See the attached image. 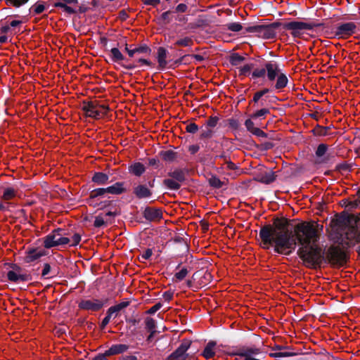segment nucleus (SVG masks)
Listing matches in <instances>:
<instances>
[{"instance_id": "f257e3e1", "label": "nucleus", "mask_w": 360, "mask_h": 360, "mask_svg": "<svg viewBox=\"0 0 360 360\" xmlns=\"http://www.w3.org/2000/svg\"><path fill=\"white\" fill-rule=\"evenodd\" d=\"M323 226L315 221L299 223L294 227V234L288 229L285 219H277L272 225H265L259 231L262 246L264 249L274 247V251L288 255L295 249L296 240L301 247L297 251L299 257L307 267L320 266L323 259L321 248L316 244Z\"/></svg>"}, {"instance_id": "f03ea898", "label": "nucleus", "mask_w": 360, "mask_h": 360, "mask_svg": "<svg viewBox=\"0 0 360 360\" xmlns=\"http://www.w3.org/2000/svg\"><path fill=\"white\" fill-rule=\"evenodd\" d=\"M82 108L86 116L97 120L103 117L109 110L107 105H101L97 101L84 102Z\"/></svg>"}, {"instance_id": "7ed1b4c3", "label": "nucleus", "mask_w": 360, "mask_h": 360, "mask_svg": "<svg viewBox=\"0 0 360 360\" xmlns=\"http://www.w3.org/2000/svg\"><path fill=\"white\" fill-rule=\"evenodd\" d=\"M353 221L354 225L351 224L348 226L344 231L345 237L347 240L345 243L348 245L360 242V217L356 219L353 216L349 217L348 222L352 224Z\"/></svg>"}, {"instance_id": "20e7f679", "label": "nucleus", "mask_w": 360, "mask_h": 360, "mask_svg": "<svg viewBox=\"0 0 360 360\" xmlns=\"http://www.w3.org/2000/svg\"><path fill=\"white\" fill-rule=\"evenodd\" d=\"M69 243L70 238L64 236V231L61 229H57L44 238V245L45 248H51L60 245H66Z\"/></svg>"}, {"instance_id": "39448f33", "label": "nucleus", "mask_w": 360, "mask_h": 360, "mask_svg": "<svg viewBox=\"0 0 360 360\" xmlns=\"http://www.w3.org/2000/svg\"><path fill=\"white\" fill-rule=\"evenodd\" d=\"M326 259L333 265L342 266L346 262V255L339 247L332 246L326 252Z\"/></svg>"}, {"instance_id": "423d86ee", "label": "nucleus", "mask_w": 360, "mask_h": 360, "mask_svg": "<svg viewBox=\"0 0 360 360\" xmlns=\"http://www.w3.org/2000/svg\"><path fill=\"white\" fill-rule=\"evenodd\" d=\"M285 27L288 30H290V34L294 37L303 38L305 32L313 30L314 26L304 22L293 21L287 23Z\"/></svg>"}, {"instance_id": "0eeeda50", "label": "nucleus", "mask_w": 360, "mask_h": 360, "mask_svg": "<svg viewBox=\"0 0 360 360\" xmlns=\"http://www.w3.org/2000/svg\"><path fill=\"white\" fill-rule=\"evenodd\" d=\"M356 28L354 22L342 23L336 27L335 35L338 38L346 39L355 32Z\"/></svg>"}, {"instance_id": "6e6552de", "label": "nucleus", "mask_w": 360, "mask_h": 360, "mask_svg": "<svg viewBox=\"0 0 360 360\" xmlns=\"http://www.w3.org/2000/svg\"><path fill=\"white\" fill-rule=\"evenodd\" d=\"M261 349L256 347H245L240 348L235 355L244 358V360H260L256 356L261 354Z\"/></svg>"}, {"instance_id": "1a4fd4ad", "label": "nucleus", "mask_w": 360, "mask_h": 360, "mask_svg": "<svg viewBox=\"0 0 360 360\" xmlns=\"http://www.w3.org/2000/svg\"><path fill=\"white\" fill-rule=\"evenodd\" d=\"M191 342L188 340L184 341L179 347L169 355V360H186L187 358L186 352L190 347Z\"/></svg>"}, {"instance_id": "9d476101", "label": "nucleus", "mask_w": 360, "mask_h": 360, "mask_svg": "<svg viewBox=\"0 0 360 360\" xmlns=\"http://www.w3.org/2000/svg\"><path fill=\"white\" fill-rule=\"evenodd\" d=\"M265 74L267 76V79L269 82L275 80L276 77L281 73V70L278 67V65L273 61L267 62L264 64Z\"/></svg>"}, {"instance_id": "9b49d317", "label": "nucleus", "mask_w": 360, "mask_h": 360, "mask_svg": "<svg viewBox=\"0 0 360 360\" xmlns=\"http://www.w3.org/2000/svg\"><path fill=\"white\" fill-rule=\"evenodd\" d=\"M103 303L99 300H84L79 303V307L84 310L98 311L103 307Z\"/></svg>"}, {"instance_id": "f8f14e48", "label": "nucleus", "mask_w": 360, "mask_h": 360, "mask_svg": "<svg viewBox=\"0 0 360 360\" xmlns=\"http://www.w3.org/2000/svg\"><path fill=\"white\" fill-rule=\"evenodd\" d=\"M143 216L147 220L155 221L162 218V212L160 209L147 207L143 212Z\"/></svg>"}, {"instance_id": "ddd939ff", "label": "nucleus", "mask_w": 360, "mask_h": 360, "mask_svg": "<svg viewBox=\"0 0 360 360\" xmlns=\"http://www.w3.org/2000/svg\"><path fill=\"white\" fill-rule=\"evenodd\" d=\"M129 346L124 344L113 345L105 352V354L109 356L117 355L127 352Z\"/></svg>"}, {"instance_id": "4468645a", "label": "nucleus", "mask_w": 360, "mask_h": 360, "mask_svg": "<svg viewBox=\"0 0 360 360\" xmlns=\"http://www.w3.org/2000/svg\"><path fill=\"white\" fill-rule=\"evenodd\" d=\"M129 304V302L126 301L122 302L116 305L112 306L108 309L107 314L109 315V316H110L111 318L115 319L116 317L118 316L120 311L122 309L128 307Z\"/></svg>"}, {"instance_id": "2eb2a0df", "label": "nucleus", "mask_w": 360, "mask_h": 360, "mask_svg": "<svg viewBox=\"0 0 360 360\" xmlns=\"http://www.w3.org/2000/svg\"><path fill=\"white\" fill-rule=\"evenodd\" d=\"M328 146L324 143L319 144L316 150V155L319 158V163L326 162L328 160L327 154Z\"/></svg>"}, {"instance_id": "dca6fc26", "label": "nucleus", "mask_w": 360, "mask_h": 360, "mask_svg": "<svg viewBox=\"0 0 360 360\" xmlns=\"http://www.w3.org/2000/svg\"><path fill=\"white\" fill-rule=\"evenodd\" d=\"M45 252L44 250L38 249H31L27 252V255L25 257V261L27 263L32 262L41 257L44 256Z\"/></svg>"}, {"instance_id": "f3484780", "label": "nucleus", "mask_w": 360, "mask_h": 360, "mask_svg": "<svg viewBox=\"0 0 360 360\" xmlns=\"http://www.w3.org/2000/svg\"><path fill=\"white\" fill-rule=\"evenodd\" d=\"M134 193L139 198H149L152 192L145 185H139L134 188Z\"/></svg>"}, {"instance_id": "a211bd4d", "label": "nucleus", "mask_w": 360, "mask_h": 360, "mask_svg": "<svg viewBox=\"0 0 360 360\" xmlns=\"http://www.w3.org/2000/svg\"><path fill=\"white\" fill-rule=\"evenodd\" d=\"M167 56V50L163 47H159L157 51V60L160 69H164L167 64L166 60Z\"/></svg>"}, {"instance_id": "6ab92c4d", "label": "nucleus", "mask_w": 360, "mask_h": 360, "mask_svg": "<svg viewBox=\"0 0 360 360\" xmlns=\"http://www.w3.org/2000/svg\"><path fill=\"white\" fill-rule=\"evenodd\" d=\"M15 267L16 268L17 271H9L7 273V278H8V279L10 281H12V282H18V281H25L26 280V276L20 274L18 273L20 271V269L18 266L15 265Z\"/></svg>"}, {"instance_id": "aec40b11", "label": "nucleus", "mask_w": 360, "mask_h": 360, "mask_svg": "<svg viewBox=\"0 0 360 360\" xmlns=\"http://www.w3.org/2000/svg\"><path fill=\"white\" fill-rule=\"evenodd\" d=\"M123 182H117L112 186L106 188L107 193L119 195L125 191Z\"/></svg>"}, {"instance_id": "412c9836", "label": "nucleus", "mask_w": 360, "mask_h": 360, "mask_svg": "<svg viewBox=\"0 0 360 360\" xmlns=\"http://www.w3.org/2000/svg\"><path fill=\"white\" fill-rule=\"evenodd\" d=\"M276 78H277L276 84L274 86V88L276 89L280 90L285 88L287 86L288 79L283 72H281V73Z\"/></svg>"}, {"instance_id": "4be33fe9", "label": "nucleus", "mask_w": 360, "mask_h": 360, "mask_svg": "<svg viewBox=\"0 0 360 360\" xmlns=\"http://www.w3.org/2000/svg\"><path fill=\"white\" fill-rule=\"evenodd\" d=\"M109 176L103 172H96L92 177V181L98 185H104L107 184Z\"/></svg>"}, {"instance_id": "5701e85b", "label": "nucleus", "mask_w": 360, "mask_h": 360, "mask_svg": "<svg viewBox=\"0 0 360 360\" xmlns=\"http://www.w3.org/2000/svg\"><path fill=\"white\" fill-rule=\"evenodd\" d=\"M17 195V190L12 187L4 188L1 198L4 201H8L13 199Z\"/></svg>"}, {"instance_id": "b1692460", "label": "nucleus", "mask_w": 360, "mask_h": 360, "mask_svg": "<svg viewBox=\"0 0 360 360\" xmlns=\"http://www.w3.org/2000/svg\"><path fill=\"white\" fill-rule=\"evenodd\" d=\"M146 170L144 165L140 162H136L129 167V172L136 176H141Z\"/></svg>"}, {"instance_id": "393cba45", "label": "nucleus", "mask_w": 360, "mask_h": 360, "mask_svg": "<svg viewBox=\"0 0 360 360\" xmlns=\"http://www.w3.org/2000/svg\"><path fill=\"white\" fill-rule=\"evenodd\" d=\"M215 344L214 342H209L205 348L204 349L202 355L205 359H210L212 358L215 352L214 351Z\"/></svg>"}, {"instance_id": "a878e982", "label": "nucleus", "mask_w": 360, "mask_h": 360, "mask_svg": "<svg viewBox=\"0 0 360 360\" xmlns=\"http://www.w3.org/2000/svg\"><path fill=\"white\" fill-rule=\"evenodd\" d=\"M107 194L106 188H96L91 191L89 195V200L92 201L94 199L98 197H103Z\"/></svg>"}, {"instance_id": "bb28decb", "label": "nucleus", "mask_w": 360, "mask_h": 360, "mask_svg": "<svg viewBox=\"0 0 360 360\" xmlns=\"http://www.w3.org/2000/svg\"><path fill=\"white\" fill-rule=\"evenodd\" d=\"M164 185L170 190H178L181 184L173 179H166L163 181Z\"/></svg>"}, {"instance_id": "cd10ccee", "label": "nucleus", "mask_w": 360, "mask_h": 360, "mask_svg": "<svg viewBox=\"0 0 360 360\" xmlns=\"http://www.w3.org/2000/svg\"><path fill=\"white\" fill-rule=\"evenodd\" d=\"M168 175L173 179L177 181L180 184L184 180V173L181 169H175L173 172H169Z\"/></svg>"}, {"instance_id": "c85d7f7f", "label": "nucleus", "mask_w": 360, "mask_h": 360, "mask_svg": "<svg viewBox=\"0 0 360 360\" xmlns=\"http://www.w3.org/2000/svg\"><path fill=\"white\" fill-rule=\"evenodd\" d=\"M110 56L113 62H119L124 60V56L117 48H112L110 50Z\"/></svg>"}, {"instance_id": "c756f323", "label": "nucleus", "mask_w": 360, "mask_h": 360, "mask_svg": "<svg viewBox=\"0 0 360 360\" xmlns=\"http://www.w3.org/2000/svg\"><path fill=\"white\" fill-rule=\"evenodd\" d=\"M193 43V41L191 38H190L188 37H186L184 38L178 39L175 42V45L182 46V47H187V46H192Z\"/></svg>"}, {"instance_id": "7c9ffc66", "label": "nucleus", "mask_w": 360, "mask_h": 360, "mask_svg": "<svg viewBox=\"0 0 360 360\" xmlns=\"http://www.w3.org/2000/svg\"><path fill=\"white\" fill-rule=\"evenodd\" d=\"M225 26L228 30L234 32H240L243 29V26L240 22H230Z\"/></svg>"}, {"instance_id": "2f4dec72", "label": "nucleus", "mask_w": 360, "mask_h": 360, "mask_svg": "<svg viewBox=\"0 0 360 360\" xmlns=\"http://www.w3.org/2000/svg\"><path fill=\"white\" fill-rule=\"evenodd\" d=\"M77 0H56L54 3L55 7L65 6L67 5H77Z\"/></svg>"}, {"instance_id": "473e14b6", "label": "nucleus", "mask_w": 360, "mask_h": 360, "mask_svg": "<svg viewBox=\"0 0 360 360\" xmlns=\"http://www.w3.org/2000/svg\"><path fill=\"white\" fill-rule=\"evenodd\" d=\"M44 10L45 6L41 3H37L34 4L30 8V11L36 15L41 14Z\"/></svg>"}, {"instance_id": "72a5a7b5", "label": "nucleus", "mask_w": 360, "mask_h": 360, "mask_svg": "<svg viewBox=\"0 0 360 360\" xmlns=\"http://www.w3.org/2000/svg\"><path fill=\"white\" fill-rule=\"evenodd\" d=\"M244 60V57L238 53H233L230 57V63L232 65H238Z\"/></svg>"}, {"instance_id": "f704fd0d", "label": "nucleus", "mask_w": 360, "mask_h": 360, "mask_svg": "<svg viewBox=\"0 0 360 360\" xmlns=\"http://www.w3.org/2000/svg\"><path fill=\"white\" fill-rule=\"evenodd\" d=\"M145 324L146 329H148L149 331H156V323L153 319L150 317H147L145 319Z\"/></svg>"}, {"instance_id": "c9c22d12", "label": "nucleus", "mask_w": 360, "mask_h": 360, "mask_svg": "<svg viewBox=\"0 0 360 360\" xmlns=\"http://www.w3.org/2000/svg\"><path fill=\"white\" fill-rule=\"evenodd\" d=\"M161 155L165 161H172L176 158V153L172 150L163 151Z\"/></svg>"}, {"instance_id": "e433bc0d", "label": "nucleus", "mask_w": 360, "mask_h": 360, "mask_svg": "<svg viewBox=\"0 0 360 360\" xmlns=\"http://www.w3.org/2000/svg\"><path fill=\"white\" fill-rule=\"evenodd\" d=\"M253 68L252 64H246L243 67L240 68L239 72L240 75L248 76L251 73V70Z\"/></svg>"}, {"instance_id": "4c0bfd02", "label": "nucleus", "mask_w": 360, "mask_h": 360, "mask_svg": "<svg viewBox=\"0 0 360 360\" xmlns=\"http://www.w3.org/2000/svg\"><path fill=\"white\" fill-rule=\"evenodd\" d=\"M265 75V67L261 68H255L252 72V77L254 79L264 77Z\"/></svg>"}, {"instance_id": "58836bf2", "label": "nucleus", "mask_w": 360, "mask_h": 360, "mask_svg": "<svg viewBox=\"0 0 360 360\" xmlns=\"http://www.w3.org/2000/svg\"><path fill=\"white\" fill-rule=\"evenodd\" d=\"M295 353L293 352H275V353H270L269 356L274 358H281V357H289L295 356Z\"/></svg>"}, {"instance_id": "ea45409f", "label": "nucleus", "mask_w": 360, "mask_h": 360, "mask_svg": "<svg viewBox=\"0 0 360 360\" xmlns=\"http://www.w3.org/2000/svg\"><path fill=\"white\" fill-rule=\"evenodd\" d=\"M188 271L187 269L183 268L179 271L176 272L174 275V278L177 281H181L186 278Z\"/></svg>"}, {"instance_id": "a19ab883", "label": "nucleus", "mask_w": 360, "mask_h": 360, "mask_svg": "<svg viewBox=\"0 0 360 360\" xmlns=\"http://www.w3.org/2000/svg\"><path fill=\"white\" fill-rule=\"evenodd\" d=\"M247 32H262L264 34H265L267 32H269V29H267L265 27L263 26H253L250 27L246 29Z\"/></svg>"}, {"instance_id": "79ce46f5", "label": "nucleus", "mask_w": 360, "mask_h": 360, "mask_svg": "<svg viewBox=\"0 0 360 360\" xmlns=\"http://www.w3.org/2000/svg\"><path fill=\"white\" fill-rule=\"evenodd\" d=\"M269 91V89H264L261 91H259L257 92H256L255 94H254V96H253V98H252V101L254 103H257L259 101V100L266 94H267L268 92Z\"/></svg>"}, {"instance_id": "37998d69", "label": "nucleus", "mask_w": 360, "mask_h": 360, "mask_svg": "<svg viewBox=\"0 0 360 360\" xmlns=\"http://www.w3.org/2000/svg\"><path fill=\"white\" fill-rule=\"evenodd\" d=\"M269 113V110L267 108H262L257 111H256L251 117L252 118H257L259 117L265 116L266 115Z\"/></svg>"}, {"instance_id": "c03bdc74", "label": "nucleus", "mask_w": 360, "mask_h": 360, "mask_svg": "<svg viewBox=\"0 0 360 360\" xmlns=\"http://www.w3.org/2000/svg\"><path fill=\"white\" fill-rule=\"evenodd\" d=\"M186 131L191 134H195L198 131V127L195 123H189L186 127Z\"/></svg>"}, {"instance_id": "a18cd8bd", "label": "nucleus", "mask_w": 360, "mask_h": 360, "mask_svg": "<svg viewBox=\"0 0 360 360\" xmlns=\"http://www.w3.org/2000/svg\"><path fill=\"white\" fill-rule=\"evenodd\" d=\"M81 236L79 233H75L71 238H70V244L71 246H75L79 243Z\"/></svg>"}, {"instance_id": "49530a36", "label": "nucleus", "mask_w": 360, "mask_h": 360, "mask_svg": "<svg viewBox=\"0 0 360 360\" xmlns=\"http://www.w3.org/2000/svg\"><path fill=\"white\" fill-rule=\"evenodd\" d=\"M210 184L212 186L217 188H221L222 186L221 181L218 178L216 177L211 178L210 179Z\"/></svg>"}, {"instance_id": "de8ad7c7", "label": "nucleus", "mask_w": 360, "mask_h": 360, "mask_svg": "<svg viewBox=\"0 0 360 360\" xmlns=\"http://www.w3.org/2000/svg\"><path fill=\"white\" fill-rule=\"evenodd\" d=\"M136 53H150V49L147 46H141L135 48Z\"/></svg>"}, {"instance_id": "09e8293b", "label": "nucleus", "mask_w": 360, "mask_h": 360, "mask_svg": "<svg viewBox=\"0 0 360 360\" xmlns=\"http://www.w3.org/2000/svg\"><path fill=\"white\" fill-rule=\"evenodd\" d=\"M212 136V131L210 129L202 130L200 133V139H210Z\"/></svg>"}, {"instance_id": "8fccbe9b", "label": "nucleus", "mask_w": 360, "mask_h": 360, "mask_svg": "<svg viewBox=\"0 0 360 360\" xmlns=\"http://www.w3.org/2000/svg\"><path fill=\"white\" fill-rule=\"evenodd\" d=\"M153 252L151 249H147L141 255V260H146L148 259L152 256Z\"/></svg>"}, {"instance_id": "3c124183", "label": "nucleus", "mask_w": 360, "mask_h": 360, "mask_svg": "<svg viewBox=\"0 0 360 360\" xmlns=\"http://www.w3.org/2000/svg\"><path fill=\"white\" fill-rule=\"evenodd\" d=\"M218 120L219 119L217 117H210L207 122V124L210 127H214L217 125Z\"/></svg>"}, {"instance_id": "603ef678", "label": "nucleus", "mask_w": 360, "mask_h": 360, "mask_svg": "<svg viewBox=\"0 0 360 360\" xmlns=\"http://www.w3.org/2000/svg\"><path fill=\"white\" fill-rule=\"evenodd\" d=\"M245 125L247 128V129L250 131V132H252L254 131V129L256 128L255 127V124H254V122L250 120V119H248L245 121Z\"/></svg>"}, {"instance_id": "864d4df0", "label": "nucleus", "mask_w": 360, "mask_h": 360, "mask_svg": "<svg viewBox=\"0 0 360 360\" xmlns=\"http://www.w3.org/2000/svg\"><path fill=\"white\" fill-rule=\"evenodd\" d=\"M162 307V304L158 302L157 304H155L154 306H153L152 307H150L147 313L149 314H155L157 311H158L160 308Z\"/></svg>"}, {"instance_id": "5fc2aeb1", "label": "nucleus", "mask_w": 360, "mask_h": 360, "mask_svg": "<svg viewBox=\"0 0 360 360\" xmlns=\"http://www.w3.org/2000/svg\"><path fill=\"white\" fill-rule=\"evenodd\" d=\"M105 224L104 219L101 216H97L94 221V226L101 227Z\"/></svg>"}, {"instance_id": "6e6d98bb", "label": "nucleus", "mask_w": 360, "mask_h": 360, "mask_svg": "<svg viewBox=\"0 0 360 360\" xmlns=\"http://www.w3.org/2000/svg\"><path fill=\"white\" fill-rule=\"evenodd\" d=\"M252 134L259 137H266V134L258 127H256Z\"/></svg>"}, {"instance_id": "4d7b16f0", "label": "nucleus", "mask_w": 360, "mask_h": 360, "mask_svg": "<svg viewBox=\"0 0 360 360\" xmlns=\"http://www.w3.org/2000/svg\"><path fill=\"white\" fill-rule=\"evenodd\" d=\"M72 5H67L65 6H60L63 11L69 14L75 13L76 10L72 7Z\"/></svg>"}, {"instance_id": "13d9d810", "label": "nucleus", "mask_w": 360, "mask_h": 360, "mask_svg": "<svg viewBox=\"0 0 360 360\" xmlns=\"http://www.w3.org/2000/svg\"><path fill=\"white\" fill-rule=\"evenodd\" d=\"M174 295V292L171 291H166L163 293V298L165 301L169 302Z\"/></svg>"}, {"instance_id": "bf43d9fd", "label": "nucleus", "mask_w": 360, "mask_h": 360, "mask_svg": "<svg viewBox=\"0 0 360 360\" xmlns=\"http://www.w3.org/2000/svg\"><path fill=\"white\" fill-rule=\"evenodd\" d=\"M11 4L16 7H19L25 4L28 0H8Z\"/></svg>"}, {"instance_id": "052dcab7", "label": "nucleus", "mask_w": 360, "mask_h": 360, "mask_svg": "<svg viewBox=\"0 0 360 360\" xmlns=\"http://www.w3.org/2000/svg\"><path fill=\"white\" fill-rule=\"evenodd\" d=\"M142 2L146 5L156 6L160 4V0H141Z\"/></svg>"}, {"instance_id": "680f3d73", "label": "nucleus", "mask_w": 360, "mask_h": 360, "mask_svg": "<svg viewBox=\"0 0 360 360\" xmlns=\"http://www.w3.org/2000/svg\"><path fill=\"white\" fill-rule=\"evenodd\" d=\"M50 271H51L50 265L49 264H45L44 266V269L42 270V273H41L42 276L45 277L46 276H47L49 274Z\"/></svg>"}, {"instance_id": "e2e57ef3", "label": "nucleus", "mask_w": 360, "mask_h": 360, "mask_svg": "<svg viewBox=\"0 0 360 360\" xmlns=\"http://www.w3.org/2000/svg\"><path fill=\"white\" fill-rule=\"evenodd\" d=\"M229 124L233 129H237L239 126V123L236 120L231 119L229 120Z\"/></svg>"}, {"instance_id": "0e129e2a", "label": "nucleus", "mask_w": 360, "mask_h": 360, "mask_svg": "<svg viewBox=\"0 0 360 360\" xmlns=\"http://www.w3.org/2000/svg\"><path fill=\"white\" fill-rule=\"evenodd\" d=\"M111 319L112 318L107 314L101 322V328H104L109 323Z\"/></svg>"}, {"instance_id": "69168bd1", "label": "nucleus", "mask_w": 360, "mask_h": 360, "mask_svg": "<svg viewBox=\"0 0 360 360\" xmlns=\"http://www.w3.org/2000/svg\"><path fill=\"white\" fill-rule=\"evenodd\" d=\"M187 9V6L184 4H180L176 6V11L177 12H185Z\"/></svg>"}, {"instance_id": "338daca9", "label": "nucleus", "mask_w": 360, "mask_h": 360, "mask_svg": "<svg viewBox=\"0 0 360 360\" xmlns=\"http://www.w3.org/2000/svg\"><path fill=\"white\" fill-rule=\"evenodd\" d=\"M120 360H137V358L133 355H127L122 356Z\"/></svg>"}, {"instance_id": "774afa93", "label": "nucleus", "mask_w": 360, "mask_h": 360, "mask_svg": "<svg viewBox=\"0 0 360 360\" xmlns=\"http://www.w3.org/2000/svg\"><path fill=\"white\" fill-rule=\"evenodd\" d=\"M108 356H105V352L103 354H99L95 356L92 360H108Z\"/></svg>"}]
</instances>
